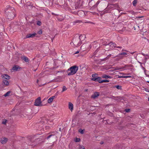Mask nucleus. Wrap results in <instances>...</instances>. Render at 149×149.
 Instances as JSON below:
<instances>
[{
  "label": "nucleus",
  "instance_id": "1",
  "mask_svg": "<svg viewBox=\"0 0 149 149\" xmlns=\"http://www.w3.org/2000/svg\"><path fill=\"white\" fill-rule=\"evenodd\" d=\"M85 37L84 35H80L79 37H76L73 39L72 42L75 46H79L82 44V42L85 40Z\"/></svg>",
  "mask_w": 149,
  "mask_h": 149
},
{
  "label": "nucleus",
  "instance_id": "2",
  "mask_svg": "<svg viewBox=\"0 0 149 149\" xmlns=\"http://www.w3.org/2000/svg\"><path fill=\"white\" fill-rule=\"evenodd\" d=\"M78 70V67L76 65L72 66L69 68L67 71L68 76L72 75L75 74Z\"/></svg>",
  "mask_w": 149,
  "mask_h": 149
},
{
  "label": "nucleus",
  "instance_id": "3",
  "mask_svg": "<svg viewBox=\"0 0 149 149\" xmlns=\"http://www.w3.org/2000/svg\"><path fill=\"white\" fill-rule=\"evenodd\" d=\"M5 13L8 19H12L15 16L14 12L11 10H7L5 11Z\"/></svg>",
  "mask_w": 149,
  "mask_h": 149
},
{
  "label": "nucleus",
  "instance_id": "4",
  "mask_svg": "<svg viewBox=\"0 0 149 149\" xmlns=\"http://www.w3.org/2000/svg\"><path fill=\"white\" fill-rule=\"evenodd\" d=\"M34 105L36 106H42V102L41 101V98L40 97H38L35 100L34 102Z\"/></svg>",
  "mask_w": 149,
  "mask_h": 149
},
{
  "label": "nucleus",
  "instance_id": "5",
  "mask_svg": "<svg viewBox=\"0 0 149 149\" xmlns=\"http://www.w3.org/2000/svg\"><path fill=\"white\" fill-rule=\"evenodd\" d=\"M78 14L80 17H84L85 15V12L82 10L79 11L78 12Z\"/></svg>",
  "mask_w": 149,
  "mask_h": 149
},
{
  "label": "nucleus",
  "instance_id": "6",
  "mask_svg": "<svg viewBox=\"0 0 149 149\" xmlns=\"http://www.w3.org/2000/svg\"><path fill=\"white\" fill-rule=\"evenodd\" d=\"M36 33H30L27 34L26 36V38H33L36 36Z\"/></svg>",
  "mask_w": 149,
  "mask_h": 149
},
{
  "label": "nucleus",
  "instance_id": "7",
  "mask_svg": "<svg viewBox=\"0 0 149 149\" xmlns=\"http://www.w3.org/2000/svg\"><path fill=\"white\" fill-rule=\"evenodd\" d=\"M99 95V93L98 92H95L91 95V98L95 99Z\"/></svg>",
  "mask_w": 149,
  "mask_h": 149
},
{
  "label": "nucleus",
  "instance_id": "8",
  "mask_svg": "<svg viewBox=\"0 0 149 149\" xmlns=\"http://www.w3.org/2000/svg\"><path fill=\"white\" fill-rule=\"evenodd\" d=\"M8 141V139L3 138L0 140V142L3 144L5 143Z\"/></svg>",
  "mask_w": 149,
  "mask_h": 149
},
{
  "label": "nucleus",
  "instance_id": "9",
  "mask_svg": "<svg viewBox=\"0 0 149 149\" xmlns=\"http://www.w3.org/2000/svg\"><path fill=\"white\" fill-rule=\"evenodd\" d=\"M55 96H53L50 97L48 100L47 102L48 103H51L53 101L54 99L55 98Z\"/></svg>",
  "mask_w": 149,
  "mask_h": 149
},
{
  "label": "nucleus",
  "instance_id": "10",
  "mask_svg": "<svg viewBox=\"0 0 149 149\" xmlns=\"http://www.w3.org/2000/svg\"><path fill=\"white\" fill-rule=\"evenodd\" d=\"M2 77L4 79L7 80L9 79H10V77L8 75L6 74H4L2 75Z\"/></svg>",
  "mask_w": 149,
  "mask_h": 149
},
{
  "label": "nucleus",
  "instance_id": "11",
  "mask_svg": "<svg viewBox=\"0 0 149 149\" xmlns=\"http://www.w3.org/2000/svg\"><path fill=\"white\" fill-rule=\"evenodd\" d=\"M102 80L100 77H97L96 78H95L94 79V81H97L100 83H101L102 81Z\"/></svg>",
  "mask_w": 149,
  "mask_h": 149
},
{
  "label": "nucleus",
  "instance_id": "12",
  "mask_svg": "<svg viewBox=\"0 0 149 149\" xmlns=\"http://www.w3.org/2000/svg\"><path fill=\"white\" fill-rule=\"evenodd\" d=\"M69 109L71 111L73 110V105L71 102H69Z\"/></svg>",
  "mask_w": 149,
  "mask_h": 149
},
{
  "label": "nucleus",
  "instance_id": "13",
  "mask_svg": "<svg viewBox=\"0 0 149 149\" xmlns=\"http://www.w3.org/2000/svg\"><path fill=\"white\" fill-rule=\"evenodd\" d=\"M92 80L94 81L95 78H96L97 77V74H93L92 75Z\"/></svg>",
  "mask_w": 149,
  "mask_h": 149
},
{
  "label": "nucleus",
  "instance_id": "14",
  "mask_svg": "<svg viewBox=\"0 0 149 149\" xmlns=\"http://www.w3.org/2000/svg\"><path fill=\"white\" fill-rule=\"evenodd\" d=\"M102 77L103 78H106V79H107L108 78H109V79H111L112 77H111L109 76H108L107 75H105V74L102 75Z\"/></svg>",
  "mask_w": 149,
  "mask_h": 149
},
{
  "label": "nucleus",
  "instance_id": "15",
  "mask_svg": "<svg viewBox=\"0 0 149 149\" xmlns=\"http://www.w3.org/2000/svg\"><path fill=\"white\" fill-rule=\"evenodd\" d=\"M19 67L17 65H15L13 67L12 69L15 71H17L19 69Z\"/></svg>",
  "mask_w": 149,
  "mask_h": 149
},
{
  "label": "nucleus",
  "instance_id": "16",
  "mask_svg": "<svg viewBox=\"0 0 149 149\" xmlns=\"http://www.w3.org/2000/svg\"><path fill=\"white\" fill-rule=\"evenodd\" d=\"M3 82L4 84L6 85H8L9 84V83L7 80H3Z\"/></svg>",
  "mask_w": 149,
  "mask_h": 149
},
{
  "label": "nucleus",
  "instance_id": "17",
  "mask_svg": "<svg viewBox=\"0 0 149 149\" xmlns=\"http://www.w3.org/2000/svg\"><path fill=\"white\" fill-rule=\"evenodd\" d=\"M11 92L10 91H8L6 93H5L4 96L5 97H7L8 96L10 95V93Z\"/></svg>",
  "mask_w": 149,
  "mask_h": 149
},
{
  "label": "nucleus",
  "instance_id": "18",
  "mask_svg": "<svg viewBox=\"0 0 149 149\" xmlns=\"http://www.w3.org/2000/svg\"><path fill=\"white\" fill-rule=\"evenodd\" d=\"M100 3V1H97V2H96V4L95 5H94V6H93V7H97Z\"/></svg>",
  "mask_w": 149,
  "mask_h": 149
},
{
  "label": "nucleus",
  "instance_id": "19",
  "mask_svg": "<svg viewBox=\"0 0 149 149\" xmlns=\"http://www.w3.org/2000/svg\"><path fill=\"white\" fill-rule=\"evenodd\" d=\"M23 59L26 62H28L29 61L28 58L26 57H24Z\"/></svg>",
  "mask_w": 149,
  "mask_h": 149
},
{
  "label": "nucleus",
  "instance_id": "20",
  "mask_svg": "<svg viewBox=\"0 0 149 149\" xmlns=\"http://www.w3.org/2000/svg\"><path fill=\"white\" fill-rule=\"evenodd\" d=\"M67 90V88H66L65 86H63V87L62 88V92H63Z\"/></svg>",
  "mask_w": 149,
  "mask_h": 149
},
{
  "label": "nucleus",
  "instance_id": "21",
  "mask_svg": "<svg viewBox=\"0 0 149 149\" xmlns=\"http://www.w3.org/2000/svg\"><path fill=\"white\" fill-rule=\"evenodd\" d=\"M137 3V0H134L133 1L132 3L134 6H135Z\"/></svg>",
  "mask_w": 149,
  "mask_h": 149
},
{
  "label": "nucleus",
  "instance_id": "22",
  "mask_svg": "<svg viewBox=\"0 0 149 149\" xmlns=\"http://www.w3.org/2000/svg\"><path fill=\"white\" fill-rule=\"evenodd\" d=\"M116 88L118 89H121L122 87L121 86L119 85H117L116 86Z\"/></svg>",
  "mask_w": 149,
  "mask_h": 149
},
{
  "label": "nucleus",
  "instance_id": "23",
  "mask_svg": "<svg viewBox=\"0 0 149 149\" xmlns=\"http://www.w3.org/2000/svg\"><path fill=\"white\" fill-rule=\"evenodd\" d=\"M81 22V20H77L74 21V23L76 24L77 23H80Z\"/></svg>",
  "mask_w": 149,
  "mask_h": 149
},
{
  "label": "nucleus",
  "instance_id": "24",
  "mask_svg": "<svg viewBox=\"0 0 149 149\" xmlns=\"http://www.w3.org/2000/svg\"><path fill=\"white\" fill-rule=\"evenodd\" d=\"M109 82V81L107 79H104L102 80V81H101L102 83L103 82Z\"/></svg>",
  "mask_w": 149,
  "mask_h": 149
},
{
  "label": "nucleus",
  "instance_id": "25",
  "mask_svg": "<svg viewBox=\"0 0 149 149\" xmlns=\"http://www.w3.org/2000/svg\"><path fill=\"white\" fill-rule=\"evenodd\" d=\"M37 24L38 26H40L42 24L41 22L39 21H38L37 22Z\"/></svg>",
  "mask_w": 149,
  "mask_h": 149
},
{
  "label": "nucleus",
  "instance_id": "26",
  "mask_svg": "<svg viewBox=\"0 0 149 149\" xmlns=\"http://www.w3.org/2000/svg\"><path fill=\"white\" fill-rule=\"evenodd\" d=\"M79 132L81 134H82L84 133V132H83V130H82L81 129H79Z\"/></svg>",
  "mask_w": 149,
  "mask_h": 149
},
{
  "label": "nucleus",
  "instance_id": "27",
  "mask_svg": "<svg viewBox=\"0 0 149 149\" xmlns=\"http://www.w3.org/2000/svg\"><path fill=\"white\" fill-rule=\"evenodd\" d=\"M42 29H40L39 31H38L37 32V33L39 34H42Z\"/></svg>",
  "mask_w": 149,
  "mask_h": 149
},
{
  "label": "nucleus",
  "instance_id": "28",
  "mask_svg": "<svg viewBox=\"0 0 149 149\" xmlns=\"http://www.w3.org/2000/svg\"><path fill=\"white\" fill-rule=\"evenodd\" d=\"M7 122V120H4L3 121L2 123L3 124L5 125L6 123Z\"/></svg>",
  "mask_w": 149,
  "mask_h": 149
},
{
  "label": "nucleus",
  "instance_id": "29",
  "mask_svg": "<svg viewBox=\"0 0 149 149\" xmlns=\"http://www.w3.org/2000/svg\"><path fill=\"white\" fill-rule=\"evenodd\" d=\"M119 54V55H127V53H126V52H122V53H120V54Z\"/></svg>",
  "mask_w": 149,
  "mask_h": 149
},
{
  "label": "nucleus",
  "instance_id": "30",
  "mask_svg": "<svg viewBox=\"0 0 149 149\" xmlns=\"http://www.w3.org/2000/svg\"><path fill=\"white\" fill-rule=\"evenodd\" d=\"M80 139L79 138H77L75 140V142H79L80 141Z\"/></svg>",
  "mask_w": 149,
  "mask_h": 149
},
{
  "label": "nucleus",
  "instance_id": "31",
  "mask_svg": "<svg viewBox=\"0 0 149 149\" xmlns=\"http://www.w3.org/2000/svg\"><path fill=\"white\" fill-rule=\"evenodd\" d=\"M125 111L126 112H128L130 111V109H125Z\"/></svg>",
  "mask_w": 149,
  "mask_h": 149
},
{
  "label": "nucleus",
  "instance_id": "32",
  "mask_svg": "<svg viewBox=\"0 0 149 149\" xmlns=\"http://www.w3.org/2000/svg\"><path fill=\"white\" fill-rule=\"evenodd\" d=\"M132 76H124V78H131Z\"/></svg>",
  "mask_w": 149,
  "mask_h": 149
},
{
  "label": "nucleus",
  "instance_id": "33",
  "mask_svg": "<svg viewBox=\"0 0 149 149\" xmlns=\"http://www.w3.org/2000/svg\"><path fill=\"white\" fill-rule=\"evenodd\" d=\"M80 149H85L84 147L83 146H81L80 147Z\"/></svg>",
  "mask_w": 149,
  "mask_h": 149
},
{
  "label": "nucleus",
  "instance_id": "34",
  "mask_svg": "<svg viewBox=\"0 0 149 149\" xmlns=\"http://www.w3.org/2000/svg\"><path fill=\"white\" fill-rule=\"evenodd\" d=\"M117 76H118V77L119 78H124V76H119L118 75H116Z\"/></svg>",
  "mask_w": 149,
  "mask_h": 149
},
{
  "label": "nucleus",
  "instance_id": "35",
  "mask_svg": "<svg viewBox=\"0 0 149 149\" xmlns=\"http://www.w3.org/2000/svg\"><path fill=\"white\" fill-rule=\"evenodd\" d=\"M53 135L52 134H51L50 135H49L47 137V139H48L50 137H51Z\"/></svg>",
  "mask_w": 149,
  "mask_h": 149
},
{
  "label": "nucleus",
  "instance_id": "36",
  "mask_svg": "<svg viewBox=\"0 0 149 149\" xmlns=\"http://www.w3.org/2000/svg\"><path fill=\"white\" fill-rule=\"evenodd\" d=\"M85 23H91V24H93V23L92 22H90V21L86 22Z\"/></svg>",
  "mask_w": 149,
  "mask_h": 149
},
{
  "label": "nucleus",
  "instance_id": "37",
  "mask_svg": "<svg viewBox=\"0 0 149 149\" xmlns=\"http://www.w3.org/2000/svg\"><path fill=\"white\" fill-rule=\"evenodd\" d=\"M116 44L115 43H113V47H117L116 46Z\"/></svg>",
  "mask_w": 149,
  "mask_h": 149
},
{
  "label": "nucleus",
  "instance_id": "38",
  "mask_svg": "<svg viewBox=\"0 0 149 149\" xmlns=\"http://www.w3.org/2000/svg\"><path fill=\"white\" fill-rule=\"evenodd\" d=\"M117 47V48H120V49L122 48V47H120V46H117V47Z\"/></svg>",
  "mask_w": 149,
  "mask_h": 149
},
{
  "label": "nucleus",
  "instance_id": "39",
  "mask_svg": "<svg viewBox=\"0 0 149 149\" xmlns=\"http://www.w3.org/2000/svg\"><path fill=\"white\" fill-rule=\"evenodd\" d=\"M144 71H145V70H146V69L145 68L143 67H142V68H141Z\"/></svg>",
  "mask_w": 149,
  "mask_h": 149
},
{
  "label": "nucleus",
  "instance_id": "40",
  "mask_svg": "<svg viewBox=\"0 0 149 149\" xmlns=\"http://www.w3.org/2000/svg\"><path fill=\"white\" fill-rule=\"evenodd\" d=\"M141 54L142 55H143V56H146V54H144V53H141Z\"/></svg>",
  "mask_w": 149,
  "mask_h": 149
},
{
  "label": "nucleus",
  "instance_id": "41",
  "mask_svg": "<svg viewBox=\"0 0 149 149\" xmlns=\"http://www.w3.org/2000/svg\"><path fill=\"white\" fill-rule=\"evenodd\" d=\"M130 66V65H126L125 66V67H128Z\"/></svg>",
  "mask_w": 149,
  "mask_h": 149
},
{
  "label": "nucleus",
  "instance_id": "42",
  "mask_svg": "<svg viewBox=\"0 0 149 149\" xmlns=\"http://www.w3.org/2000/svg\"><path fill=\"white\" fill-rule=\"evenodd\" d=\"M79 52V51H77V52H75L74 53V54H77Z\"/></svg>",
  "mask_w": 149,
  "mask_h": 149
},
{
  "label": "nucleus",
  "instance_id": "43",
  "mask_svg": "<svg viewBox=\"0 0 149 149\" xmlns=\"http://www.w3.org/2000/svg\"><path fill=\"white\" fill-rule=\"evenodd\" d=\"M138 62L141 65L142 64V63L141 62L139 61H138Z\"/></svg>",
  "mask_w": 149,
  "mask_h": 149
},
{
  "label": "nucleus",
  "instance_id": "44",
  "mask_svg": "<svg viewBox=\"0 0 149 149\" xmlns=\"http://www.w3.org/2000/svg\"><path fill=\"white\" fill-rule=\"evenodd\" d=\"M52 15H56V14H55V13H52Z\"/></svg>",
  "mask_w": 149,
  "mask_h": 149
},
{
  "label": "nucleus",
  "instance_id": "45",
  "mask_svg": "<svg viewBox=\"0 0 149 149\" xmlns=\"http://www.w3.org/2000/svg\"><path fill=\"white\" fill-rule=\"evenodd\" d=\"M119 74H122L123 75H124V73H121V72H120Z\"/></svg>",
  "mask_w": 149,
  "mask_h": 149
},
{
  "label": "nucleus",
  "instance_id": "46",
  "mask_svg": "<svg viewBox=\"0 0 149 149\" xmlns=\"http://www.w3.org/2000/svg\"><path fill=\"white\" fill-rule=\"evenodd\" d=\"M111 55H112L111 54H109V55H108V56H109V57H111Z\"/></svg>",
  "mask_w": 149,
  "mask_h": 149
},
{
  "label": "nucleus",
  "instance_id": "47",
  "mask_svg": "<svg viewBox=\"0 0 149 149\" xmlns=\"http://www.w3.org/2000/svg\"><path fill=\"white\" fill-rule=\"evenodd\" d=\"M92 13L93 14H96V13L95 12H92Z\"/></svg>",
  "mask_w": 149,
  "mask_h": 149
},
{
  "label": "nucleus",
  "instance_id": "48",
  "mask_svg": "<svg viewBox=\"0 0 149 149\" xmlns=\"http://www.w3.org/2000/svg\"><path fill=\"white\" fill-rule=\"evenodd\" d=\"M61 72L60 71H57V72H56V73H58V72Z\"/></svg>",
  "mask_w": 149,
  "mask_h": 149
},
{
  "label": "nucleus",
  "instance_id": "49",
  "mask_svg": "<svg viewBox=\"0 0 149 149\" xmlns=\"http://www.w3.org/2000/svg\"><path fill=\"white\" fill-rule=\"evenodd\" d=\"M146 56H148H148H149L148 55V54H146Z\"/></svg>",
  "mask_w": 149,
  "mask_h": 149
},
{
  "label": "nucleus",
  "instance_id": "50",
  "mask_svg": "<svg viewBox=\"0 0 149 149\" xmlns=\"http://www.w3.org/2000/svg\"><path fill=\"white\" fill-rule=\"evenodd\" d=\"M118 56V55H117L116 56H115V57H113V58H115V57H117Z\"/></svg>",
  "mask_w": 149,
  "mask_h": 149
},
{
  "label": "nucleus",
  "instance_id": "51",
  "mask_svg": "<svg viewBox=\"0 0 149 149\" xmlns=\"http://www.w3.org/2000/svg\"><path fill=\"white\" fill-rule=\"evenodd\" d=\"M38 80H37V82L38 83Z\"/></svg>",
  "mask_w": 149,
  "mask_h": 149
},
{
  "label": "nucleus",
  "instance_id": "52",
  "mask_svg": "<svg viewBox=\"0 0 149 149\" xmlns=\"http://www.w3.org/2000/svg\"><path fill=\"white\" fill-rule=\"evenodd\" d=\"M140 66H141V68H142V67H143L142 66V65H140Z\"/></svg>",
  "mask_w": 149,
  "mask_h": 149
},
{
  "label": "nucleus",
  "instance_id": "53",
  "mask_svg": "<svg viewBox=\"0 0 149 149\" xmlns=\"http://www.w3.org/2000/svg\"><path fill=\"white\" fill-rule=\"evenodd\" d=\"M102 143H103V142H101V144H102Z\"/></svg>",
  "mask_w": 149,
  "mask_h": 149
},
{
  "label": "nucleus",
  "instance_id": "54",
  "mask_svg": "<svg viewBox=\"0 0 149 149\" xmlns=\"http://www.w3.org/2000/svg\"><path fill=\"white\" fill-rule=\"evenodd\" d=\"M147 58H145V59H147Z\"/></svg>",
  "mask_w": 149,
  "mask_h": 149
},
{
  "label": "nucleus",
  "instance_id": "55",
  "mask_svg": "<svg viewBox=\"0 0 149 149\" xmlns=\"http://www.w3.org/2000/svg\"><path fill=\"white\" fill-rule=\"evenodd\" d=\"M148 100L149 101V97L148 98Z\"/></svg>",
  "mask_w": 149,
  "mask_h": 149
},
{
  "label": "nucleus",
  "instance_id": "56",
  "mask_svg": "<svg viewBox=\"0 0 149 149\" xmlns=\"http://www.w3.org/2000/svg\"><path fill=\"white\" fill-rule=\"evenodd\" d=\"M147 82L149 83V81H148Z\"/></svg>",
  "mask_w": 149,
  "mask_h": 149
},
{
  "label": "nucleus",
  "instance_id": "57",
  "mask_svg": "<svg viewBox=\"0 0 149 149\" xmlns=\"http://www.w3.org/2000/svg\"><path fill=\"white\" fill-rule=\"evenodd\" d=\"M59 130H60V131H61V129H59Z\"/></svg>",
  "mask_w": 149,
  "mask_h": 149
},
{
  "label": "nucleus",
  "instance_id": "58",
  "mask_svg": "<svg viewBox=\"0 0 149 149\" xmlns=\"http://www.w3.org/2000/svg\"><path fill=\"white\" fill-rule=\"evenodd\" d=\"M145 63H146V62H145V63H144V64H145Z\"/></svg>",
  "mask_w": 149,
  "mask_h": 149
},
{
  "label": "nucleus",
  "instance_id": "59",
  "mask_svg": "<svg viewBox=\"0 0 149 149\" xmlns=\"http://www.w3.org/2000/svg\"><path fill=\"white\" fill-rule=\"evenodd\" d=\"M146 91L148 92V91H147V90H146Z\"/></svg>",
  "mask_w": 149,
  "mask_h": 149
},
{
  "label": "nucleus",
  "instance_id": "60",
  "mask_svg": "<svg viewBox=\"0 0 149 149\" xmlns=\"http://www.w3.org/2000/svg\"><path fill=\"white\" fill-rule=\"evenodd\" d=\"M146 91L148 92V91H147V90H146Z\"/></svg>",
  "mask_w": 149,
  "mask_h": 149
},
{
  "label": "nucleus",
  "instance_id": "61",
  "mask_svg": "<svg viewBox=\"0 0 149 149\" xmlns=\"http://www.w3.org/2000/svg\"><path fill=\"white\" fill-rule=\"evenodd\" d=\"M148 58H149V56H148Z\"/></svg>",
  "mask_w": 149,
  "mask_h": 149
}]
</instances>
